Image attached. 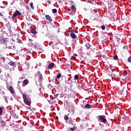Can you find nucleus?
<instances>
[{"mask_svg": "<svg viewBox=\"0 0 131 131\" xmlns=\"http://www.w3.org/2000/svg\"><path fill=\"white\" fill-rule=\"evenodd\" d=\"M79 78V76H78V75H76L74 76V79L75 80H77V79H78Z\"/></svg>", "mask_w": 131, "mask_h": 131, "instance_id": "20", "label": "nucleus"}, {"mask_svg": "<svg viewBox=\"0 0 131 131\" xmlns=\"http://www.w3.org/2000/svg\"><path fill=\"white\" fill-rule=\"evenodd\" d=\"M101 28L102 30H105L106 27H105V26H104V25H102L101 27Z\"/></svg>", "mask_w": 131, "mask_h": 131, "instance_id": "24", "label": "nucleus"}, {"mask_svg": "<svg viewBox=\"0 0 131 131\" xmlns=\"http://www.w3.org/2000/svg\"><path fill=\"white\" fill-rule=\"evenodd\" d=\"M58 96H59V94H56V95H54V97L55 98H57L58 97Z\"/></svg>", "mask_w": 131, "mask_h": 131, "instance_id": "29", "label": "nucleus"}, {"mask_svg": "<svg viewBox=\"0 0 131 131\" xmlns=\"http://www.w3.org/2000/svg\"><path fill=\"white\" fill-rule=\"evenodd\" d=\"M70 114H69L68 115H65L64 116V120H69V117H68V116H69Z\"/></svg>", "mask_w": 131, "mask_h": 131, "instance_id": "13", "label": "nucleus"}, {"mask_svg": "<svg viewBox=\"0 0 131 131\" xmlns=\"http://www.w3.org/2000/svg\"><path fill=\"white\" fill-rule=\"evenodd\" d=\"M0 15L1 16V17H3V16H4V15L1 12H0Z\"/></svg>", "mask_w": 131, "mask_h": 131, "instance_id": "32", "label": "nucleus"}, {"mask_svg": "<svg viewBox=\"0 0 131 131\" xmlns=\"http://www.w3.org/2000/svg\"><path fill=\"white\" fill-rule=\"evenodd\" d=\"M45 17L46 18V19L49 20L50 22H52V21H53V19H52V17H51L49 15L47 14L45 15Z\"/></svg>", "mask_w": 131, "mask_h": 131, "instance_id": "6", "label": "nucleus"}, {"mask_svg": "<svg viewBox=\"0 0 131 131\" xmlns=\"http://www.w3.org/2000/svg\"><path fill=\"white\" fill-rule=\"evenodd\" d=\"M24 79V77H19V80H20V81H19L18 82V84H19V83H21V82L22 81L23 79Z\"/></svg>", "mask_w": 131, "mask_h": 131, "instance_id": "15", "label": "nucleus"}, {"mask_svg": "<svg viewBox=\"0 0 131 131\" xmlns=\"http://www.w3.org/2000/svg\"><path fill=\"white\" fill-rule=\"evenodd\" d=\"M9 65H10V66H15V62L13 61H10L9 62Z\"/></svg>", "mask_w": 131, "mask_h": 131, "instance_id": "18", "label": "nucleus"}, {"mask_svg": "<svg viewBox=\"0 0 131 131\" xmlns=\"http://www.w3.org/2000/svg\"><path fill=\"white\" fill-rule=\"evenodd\" d=\"M52 13H53V14L57 13V9H52Z\"/></svg>", "mask_w": 131, "mask_h": 131, "instance_id": "23", "label": "nucleus"}, {"mask_svg": "<svg viewBox=\"0 0 131 131\" xmlns=\"http://www.w3.org/2000/svg\"><path fill=\"white\" fill-rule=\"evenodd\" d=\"M70 36L72 37V38H76V35H75V33L74 32H71L70 34Z\"/></svg>", "mask_w": 131, "mask_h": 131, "instance_id": "12", "label": "nucleus"}, {"mask_svg": "<svg viewBox=\"0 0 131 131\" xmlns=\"http://www.w3.org/2000/svg\"><path fill=\"white\" fill-rule=\"evenodd\" d=\"M98 118L100 121H102V122H103V123H105L107 121V120H106L105 118L103 117V116H99Z\"/></svg>", "mask_w": 131, "mask_h": 131, "instance_id": "4", "label": "nucleus"}, {"mask_svg": "<svg viewBox=\"0 0 131 131\" xmlns=\"http://www.w3.org/2000/svg\"><path fill=\"white\" fill-rule=\"evenodd\" d=\"M71 124H72V125H76L75 122L73 121V122H72Z\"/></svg>", "mask_w": 131, "mask_h": 131, "instance_id": "28", "label": "nucleus"}, {"mask_svg": "<svg viewBox=\"0 0 131 131\" xmlns=\"http://www.w3.org/2000/svg\"><path fill=\"white\" fill-rule=\"evenodd\" d=\"M18 15L19 16H21V13H20V12H19V11L16 10V11L14 12V13L13 14V15L12 18H15V17L18 16Z\"/></svg>", "mask_w": 131, "mask_h": 131, "instance_id": "5", "label": "nucleus"}, {"mask_svg": "<svg viewBox=\"0 0 131 131\" xmlns=\"http://www.w3.org/2000/svg\"><path fill=\"white\" fill-rule=\"evenodd\" d=\"M71 130L74 131V128L71 127Z\"/></svg>", "mask_w": 131, "mask_h": 131, "instance_id": "31", "label": "nucleus"}, {"mask_svg": "<svg viewBox=\"0 0 131 131\" xmlns=\"http://www.w3.org/2000/svg\"><path fill=\"white\" fill-rule=\"evenodd\" d=\"M36 129H37V127H36Z\"/></svg>", "mask_w": 131, "mask_h": 131, "instance_id": "40", "label": "nucleus"}, {"mask_svg": "<svg viewBox=\"0 0 131 131\" xmlns=\"http://www.w3.org/2000/svg\"><path fill=\"white\" fill-rule=\"evenodd\" d=\"M31 33H33V34H35V33H36V31H35L34 29H32L31 30Z\"/></svg>", "mask_w": 131, "mask_h": 131, "instance_id": "19", "label": "nucleus"}, {"mask_svg": "<svg viewBox=\"0 0 131 131\" xmlns=\"http://www.w3.org/2000/svg\"><path fill=\"white\" fill-rule=\"evenodd\" d=\"M75 59H76V57H74V56H72L71 58V60H75Z\"/></svg>", "mask_w": 131, "mask_h": 131, "instance_id": "26", "label": "nucleus"}, {"mask_svg": "<svg viewBox=\"0 0 131 131\" xmlns=\"http://www.w3.org/2000/svg\"><path fill=\"white\" fill-rule=\"evenodd\" d=\"M71 9H72V10H73V11H76V7H75V6H74V5H72L71 7Z\"/></svg>", "mask_w": 131, "mask_h": 131, "instance_id": "17", "label": "nucleus"}, {"mask_svg": "<svg viewBox=\"0 0 131 131\" xmlns=\"http://www.w3.org/2000/svg\"><path fill=\"white\" fill-rule=\"evenodd\" d=\"M13 4H14V3H13V2H12L11 4V5H13Z\"/></svg>", "mask_w": 131, "mask_h": 131, "instance_id": "37", "label": "nucleus"}, {"mask_svg": "<svg viewBox=\"0 0 131 131\" xmlns=\"http://www.w3.org/2000/svg\"><path fill=\"white\" fill-rule=\"evenodd\" d=\"M19 1H21V0H19Z\"/></svg>", "mask_w": 131, "mask_h": 131, "instance_id": "41", "label": "nucleus"}, {"mask_svg": "<svg viewBox=\"0 0 131 131\" xmlns=\"http://www.w3.org/2000/svg\"><path fill=\"white\" fill-rule=\"evenodd\" d=\"M8 90L11 93V94H14V93H15V91H14V88H13V87L11 86L9 87Z\"/></svg>", "mask_w": 131, "mask_h": 131, "instance_id": "8", "label": "nucleus"}, {"mask_svg": "<svg viewBox=\"0 0 131 131\" xmlns=\"http://www.w3.org/2000/svg\"><path fill=\"white\" fill-rule=\"evenodd\" d=\"M55 118H56V119H58V118H58V117H56Z\"/></svg>", "mask_w": 131, "mask_h": 131, "instance_id": "36", "label": "nucleus"}, {"mask_svg": "<svg viewBox=\"0 0 131 131\" xmlns=\"http://www.w3.org/2000/svg\"><path fill=\"white\" fill-rule=\"evenodd\" d=\"M5 121H1V126H5Z\"/></svg>", "mask_w": 131, "mask_h": 131, "instance_id": "21", "label": "nucleus"}, {"mask_svg": "<svg viewBox=\"0 0 131 131\" xmlns=\"http://www.w3.org/2000/svg\"><path fill=\"white\" fill-rule=\"evenodd\" d=\"M71 111H73V110H71Z\"/></svg>", "mask_w": 131, "mask_h": 131, "instance_id": "39", "label": "nucleus"}, {"mask_svg": "<svg viewBox=\"0 0 131 131\" xmlns=\"http://www.w3.org/2000/svg\"><path fill=\"white\" fill-rule=\"evenodd\" d=\"M2 40H3V41H4V42H6L7 41V40L6 39H5V38H3L2 39Z\"/></svg>", "mask_w": 131, "mask_h": 131, "instance_id": "30", "label": "nucleus"}, {"mask_svg": "<svg viewBox=\"0 0 131 131\" xmlns=\"http://www.w3.org/2000/svg\"><path fill=\"white\" fill-rule=\"evenodd\" d=\"M61 74L59 73L57 76H56V78H57V79H59L60 78V77H61Z\"/></svg>", "mask_w": 131, "mask_h": 131, "instance_id": "22", "label": "nucleus"}, {"mask_svg": "<svg viewBox=\"0 0 131 131\" xmlns=\"http://www.w3.org/2000/svg\"><path fill=\"white\" fill-rule=\"evenodd\" d=\"M128 62H131V56H130L128 58Z\"/></svg>", "mask_w": 131, "mask_h": 131, "instance_id": "27", "label": "nucleus"}, {"mask_svg": "<svg viewBox=\"0 0 131 131\" xmlns=\"http://www.w3.org/2000/svg\"><path fill=\"white\" fill-rule=\"evenodd\" d=\"M23 98L24 102L28 105V106H30L31 105V100L29 98H27V96L25 94H23Z\"/></svg>", "mask_w": 131, "mask_h": 131, "instance_id": "2", "label": "nucleus"}, {"mask_svg": "<svg viewBox=\"0 0 131 131\" xmlns=\"http://www.w3.org/2000/svg\"><path fill=\"white\" fill-rule=\"evenodd\" d=\"M37 87L39 88V91L41 90V82H36V83Z\"/></svg>", "mask_w": 131, "mask_h": 131, "instance_id": "11", "label": "nucleus"}, {"mask_svg": "<svg viewBox=\"0 0 131 131\" xmlns=\"http://www.w3.org/2000/svg\"><path fill=\"white\" fill-rule=\"evenodd\" d=\"M35 78L36 80H38V82H42V80H43V77H42V75H41V73L40 72L38 71L35 74Z\"/></svg>", "mask_w": 131, "mask_h": 131, "instance_id": "1", "label": "nucleus"}, {"mask_svg": "<svg viewBox=\"0 0 131 131\" xmlns=\"http://www.w3.org/2000/svg\"><path fill=\"white\" fill-rule=\"evenodd\" d=\"M3 111H4V107L0 106V115H3Z\"/></svg>", "mask_w": 131, "mask_h": 131, "instance_id": "14", "label": "nucleus"}, {"mask_svg": "<svg viewBox=\"0 0 131 131\" xmlns=\"http://www.w3.org/2000/svg\"><path fill=\"white\" fill-rule=\"evenodd\" d=\"M59 1V2H60V3H62V2L63 1V0H58Z\"/></svg>", "mask_w": 131, "mask_h": 131, "instance_id": "34", "label": "nucleus"}, {"mask_svg": "<svg viewBox=\"0 0 131 131\" xmlns=\"http://www.w3.org/2000/svg\"><path fill=\"white\" fill-rule=\"evenodd\" d=\"M108 65H110V67H112V64H110L108 63Z\"/></svg>", "mask_w": 131, "mask_h": 131, "instance_id": "35", "label": "nucleus"}, {"mask_svg": "<svg viewBox=\"0 0 131 131\" xmlns=\"http://www.w3.org/2000/svg\"><path fill=\"white\" fill-rule=\"evenodd\" d=\"M85 108L86 109H91V108H93V105L89 104H86L85 105Z\"/></svg>", "mask_w": 131, "mask_h": 131, "instance_id": "10", "label": "nucleus"}, {"mask_svg": "<svg viewBox=\"0 0 131 131\" xmlns=\"http://www.w3.org/2000/svg\"><path fill=\"white\" fill-rule=\"evenodd\" d=\"M98 105H99V103H95V106H98Z\"/></svg>", "mask_w": 131, "mask_h": 131, "instance_id": "33", "label": "nucleus"}, {"mask_svg": "<svg viewBox=\"0 0 131 131\" xmlns=\"http://www.w3.org/2000/svg\"><path fill=\"white\" fill-rule=\"evenodd\" d=\"M54 66H55V63L53 62H51L49 66H48V69H53L54 68Z\"/></svg>", "mask_w": 131, "mask_h": 131, "instance_id": "9", "label": "nucleus"}, {"mask_svg": "<svg viewBox=\"0 0 131 131\" xmlns=\"http://www.w3.org/2000/svg\"><path fill=\"white\" fill-rule=\"evenodd\" d=\"M13 49H15V46H13Z\"/></svg>", "mask_w": 131, "mask_h": 131, "instance_id": "38", "label": "nucleus"}, {"mask_svg": "<svg viewBox=\"0 0 131 131\" xmlns=\"http://www.w3.org/2000/svg\"><path fill=\"white\" fill-rule=\"evenodd\" d=\"M16 39L17 40V42H18V43H22V40H21V37H19L18 35L17 36L15 35L12 38V41H16Z\"/></svg>", "mask_w": 131, "mask_h": 131, "instance_id": "3", "label": "nucleus"}, {"mask_svg": "<svg viewBox=\"0 0 131 131\" xmlns=\"http://www.w3.org/2000/svg\"><path fill=\"white\" fill-rule=\"evenodd\" d=\"M28 83H29V80L28 79H25L22 81V84H24V85H27Z\"/></svg>", "mask_w": 131, "mask_h": 131, "instance_id": "7", "label": "nucleus"}, {"mask_svg": "<svg viewBox=\"0 0 131 131\" xmlns=\"http://www.w3.org/2000/svg\"><path fill=\"white\" fill-rule=\"evenodd\" d=\"M114 60H117V59H118V56L114 55Z\"/></svg>", "mask_w": 131, "mask_h": 131, "instance_id": "25", "label": "nucleus"}, {"mask_svg": "<svg viewBox=\"0 0 131 131\" xmlns=\"http://www.w3.org/2000/svg\"><path fill=\"white\" fill-rule=\"evenodd\" d=\"M30 7L32 10H34V6H33V3L31 2L30 3Z\"/></svg>", "mask_w": 131, "mask_h": 131, "instance_id": "16", "label": "nucleus"}]
</instances>
